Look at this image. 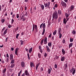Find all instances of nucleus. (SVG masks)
Returning <instances> with one entry per match:
<instances>
[{
    "instance_id": "obj_1",
    "label": "nucleus",
    "mask_w": 76,
    "mask_h": 76,
    "mask_svg": "<svg viewBox=\"0 0 76 76\" xmlns=\"http://www.w3.org/2000/svg\"><path fill=\"white\" fill-rule=\"evenodd\" d=\"M53 18L52 20H53L54 19H57L58 18V13L57 12H55L53 14Z\"/></svg>"
},
{
    "instance_id": "obj_2",
    "label": "nucleus",
    "mask_w": 76,
    "mask_h": 76,
    "mask_svg": "<svg viewBox=\"0 0 76 76\" xmlns=\"http://www.w3.org/2000/svg\"><path fill=\"white\" fill-rule=\"evenodd\" d=\"M51 3V2H48L44 4V5L45 6V7H47V8H48V9H50V4Z\"/></svg>"
},
{
    "instance_id": "obj_3",
    "label": "nucleus",
    "mask_w": 76,
    "mask_h": 76,
    "mask_svg": "<svg viewBox=\"0 0 76 76\" xmlns=\"http://www.w3.org/2000/svg\"><path fill=\"white\" fill-rule=\"evenodd\" d=\"M58 34L59 35V38L61 39L62 37V34H61V28H59L58 29Z\"/></svg>"
},
{
    "instance_id": "obj_4",
    "label": "nucleus",
    "mask_w": 76,
    "mask_h": 76,
    "mask_svg": "<svg viewBox=\"0 0 76 76\" xmlns=\"http://www.w3.org/2000/svg\"><path fill=\"white\" fill-rule=\"evenodd\" d=\"M74 9H75V7L74 6V5H71L70 7L69 8V11L70 12H71V11L74 10Z\"/></svg>"
},
{
    "instance_id": "obj_5",
    "label": "nucleus",
    "mask_w": 76,
    "mask_h": 76,
    "mask_svg": "<svg viewBox=\"0 0 76 76\" xmlns=\"http://www.w3.org/2000/svg\"><path fill=\"white\" fill-rule=\"evenodd\" d=\"M61 4L62 6H63V7H66V4L65 2H63V1H62L61 2Z\"/></svg>"
},
{
    "instance_id": "obj_6",
    "label": "nucleus",
    "mask_w": 76,
    "mask_h": 76,
    "mask_svg": "<svg viewBox=\"0 0 76 76\" xmlns=\"http://www.w3.org/2000/svg\"><path fill=\"white\" fill-rule=\"evenodd\" d=\"M25 16V15H23L21 17V19L23 20L22 21H25V20L26 19V18L25 17H24Z\"/></svg>"
},
{
    "instance_id": "obj_7",
    "label": "nucleus",
    "mask_w": 76,
    "mask_h": 76,
    "mask_svg": "<svg viewBox=\"0 0 76 76\" xmlns=\"http://www.w3.org/2000/svg\"><path fill=\"white\" fill-rule=\"evenodd\" d=\"M47 38L46 37H45L44 39V44H47Z\"/></svg>"
},
{
    "instance_id": "obj_8",
    "label": "nucleus",
    "mask_w": 76,
    "mask_h": 76,
    "mask_svg": "<svg viewBox=\"0 0 76 76\" xmlns=\"http://www.w3.org/2000/svg\"><path fill=\"white\" fill-rule=\"evenodd\" d=\"M33 26H34V28H35L36 32H37L38 30V27H37V25H33Z\"/></svg>"
},
{
    "instance_id": "obj_9",
    "label": "nucleus",
    "mask_w": 76,
    "mask_h": 76,
    "mask_svg": "<svg viewBox=\"0 0 76 76\" xmlns=\"http://www.w3.org/2000/svg\"><path fill=\"white\" fill-rule=\"evenodd\" d=\"M10 60H13V54H10Z\"/></svg>"
},
{
    "instance_id": "obj_10",
    "label": "nucleus",
    "mask_w": 76,
    "mask_h": 76,
    "mask_svg": "<svg viewBox=\"0 0 76 76\" xmlns=\"http://www.w3.org/2000/svg\"><path fill=\"white\" fill-rule=\"evenodd\" d=\"M39 51L40 53H42V48L41 47V46H39Z\"/></svg>"
},
{
    "instance_id": "obj_11",
    "label": "nucleus",
    "mask_w": 76,
    "mask_h": 76,
    "mask_svg": "<svg viewBox=\"0 0 76 76\" xmlns=\"http://www.w3.org/2000/svg\"><path fill=\"white\" fill-rule=\"evenodd\" d=\"M18 48H16L15 51V54L16 56H18Z\"/></svg>"
},
{
    "instance_id": "obj_12",
    "label": "nucleus",
    "mask_w": 76,
    "mask_h": 76,
    "mask_svg": "<svg viewBox=\"0 0 76 76\" xmlns=\"http://www.w3.org/2000/svg\"><path fill=\"white\" fill-rule=\"evenodd\" d=\"M25 74L26 76H29V74L28 72V71L26 70L25 71Z\"/></svg>"
},
{
    "instance_id": "obj_13",
    "label": "nucleus",
    "mask_w": 76,
    "mask_h": 76,
    "mask_svg": "<svg viewBox=\"0 0 76 76\" xmlns=\"http://www.w3.org/2000/svg\"><path fill=\"white\" fill-rule=\"evenodd\" d=\"M7 28H6L4 32L3 35L4 36V35H6V34H7Z\"/></svg>"
},
{
    "instance_id": "obj_14",
    "label": "nucleus",
    "mask_w": 76,
    "mask_h": 76,
    "mask_svg": "<svg viewBox=\"0 0 76 76\" xmlns=\"http://www.w3.org/2000/svg\"><path fill=\"white\" fill-rule=\"evenodd\" d=\"M31 67H34V62H30Z\"/></svg>"
},
{
    "instance_id": "obj_15",
    "label": "nucleus",
    "mask_w": 76,
    "mask_h": 76,
    "mask_svg": "<svg viewBox=\"0 0 76 76\" xmlns=\"http://www.w3.org/2000/svg\"><path fill=\"white\" fill-rule=\"evenodd\" d=\"M42 27L43 29V30H45V23H44L43 24V23Z\"/></svg>"
},
{
    "instance_id": "obj_16",
    "label": "nucleus",
    "mask_w": 76,
    "mask_h": 76,
    "mask_svg": "<svg viewBox=\"0 0 76 76\" xmlns=\"http://www.w3.org/2000/svg\"><path fill=\"white\" fill-rule=\"evenodd\" d=\"M46 48L47 49V51L48 52H50V48H49L48 46L47 45H46Z\"/></svg>"
},
{
    "instance_id": "obj_17",
    "label": "nucleus",
    "mask_w": 76,
    "mask_h": 76,
    "mask_svg": "<svg viewBox=\"0 0 76 76\" xmlns=\"http://www.w3.org/2000/svg\"><path fill=\"white\" fill-rule=\"evenodd\" d=\"M25 63L24 62L22 61L21 63V66L22 67H25Z\"/></svg>"
},
{
    "instance_id": "obj_18",
    "label": "nucleus",
    "mask_w": 76,
    "mask_h": 76,
    "mask_svg": "<svg viewBox=\"0 0 76 76\" xmlns=\"http://www.w3.org/2000/svg\"><path fill=\"white\" fill-rule=\"evenodd\" d=\"M62 52L63 55H64L66 53V51L64 49H62Z\"/></svg>"
},
{
    "instance_id": "obj_19",
    "label": "nucleus",
    "mask_w": 76,
    "mask_h": 76,
    "mask_svg": "<svg viewBox=\"0 0 76 76\" xmlns=\"http://www.w3.org/2000/svg\"><path fill=\"white\" fill-rule=\"evenodd\" d=\"M32 47L31 48H30L29 49V50H28L29 53H31V52H32Z\"/></svg>"
},
{
    "instance_id": "obj_20",
    "label": "nucleus",
    "mask_w": 76,
    "mask_h": 76,
    "mask_svg": "<svg viewBox=\"0 0 76 76\" xmlns=\"http://www.w3.org/2000/svg\"><path fill=\"white\" fill-rule=\"evenodd\" d=\"M40 7L42 10H44V5L41 4Z\"/></svg>"
},
{
    "instance_id": "obj_21",
    "label": "nucleus",
    "mask_w": 76,
    "mask_h": 76,
    "mask_svg": "<svg viewBox=\"0 0 76 76\" xmlns=\"http://www.w3.org/2000/svg\"><path fill=\"white\" fill-rule=\"evenodd\" d=\"M65 15L66 16V18L67 19V18H68L69 17V14L67 13H66Z\"/></svg>"
},
{
    "instance_id": "obj_22",
    "label": "nucleus",
    "mask_w": 76,
    "mask_h": 76,
    "mask_svg": "<svg viewBox=\"0 0 76 76\" xmlns=\"http://www.w3.org/2000/svg\"><path fill=\"white\" fill-rule=\"evenodd\" d=\"M56 34H57V30H56L53 32V35H56Z\"/></svg>"
},
{
    "instance_id": "obj_23",
    "label": "nucleus",
    "mask_w": 76,
    "mask_h": 76,
    "mask_svg": "<svg viewBox=\"0 0 76 76\" xmlns=\"http://www.w3.org/2000/svg\"><path fill=\"white\" fill-rule=\"evenodd\" d=\"M64 23H65V25H66V23H67V21H66V19L65 18L64 19Z\"/></svg>"
},
{
    "instance_id": "obj_24",
    "label": "nucleus",
    "mask_w": 76,
    "mask_h": 76,
    "mask_svg": "<svg viewBox=\"0 0 76 76\" xmlns=\"http://www.w3.org/2000/svg\"><path fill=\"white\" fill-rule=\"evenodd\" d=\"M73 45V43H71L69 45V48H70V47H72V46Z\"/></svg>"
},
{
    "instance_id": "obj_25",
    "label": "nucleus",
    "mask_w": 76,
    "mask_h": 76,
    "mask_svg": "<svg viewBox=\"0 0 76 76\" xmlns=\"http://www.w3.org/2000/svg\"><path fill=\"white\" fill-rule=\"evenodd\" d=\"M64 58H65V57L63 56L61 58V61H64Z\"/></svg>"
},
{
    "instance_id": "obj_26",
    "label": "nucleus",
    "mask_w": 76,
    "mask_h": 76,
    "mask_svg": "<svg viewBox=\"0 0 76 76\" xmlns=\"http://www.w3.org/2000/svg\"><path fill=\"white\" fill-rule=\"evenodd\" d=\"M1 22L3 23H4V21H5V20L4 19H1Z\"/></svg>"
},
{
    "instance_id": "obj_27",
    "label": "nucleus",
    "mask_w": 76,
    "mask_h": 76,
    "mask_svg": "<svg viewBox=\"0 0 76 76\" xmlns=\"http://www.w3.org/2000/svg\"><path fill=\"white\" fill-rule=\"evenodd\" d=\"M48 46H49V47H51V42H48Z\"/></svg>"
},
{
    "instance_id": "obj_28",
    "label": "nucleus",
    "mask_w": 76,
    "mask_h": 76,
    "mask_svg": "<svg viewBox=\"0 0 76 76\" xmlns=\"http://www.w3.org/2000/svg\"><path fill=\"white\" fill-rule=\"evenodd\" d=\"M58 13L59 15H60L61 13V11L59 10L58 11Z\"/></svg>"
},
{
    "instance_id": "obj_29",
    "label": "nucleus",
    "mask_w": 76,
    "mask_h": 76,
    "mask_svg": "<svg viewBox=\"0 0 76 76\" xmlns=\"http://www.w3.org/2000/svg\"><path fill=\"white\" fill-rule=\"evenodd\" d=\"M15 63V59H12L11 60V64H13Z\"/></svg>"
},
{
    "instance_id": "obj_30",
    "label": "nucleus",
    "mask_w": 76,
    "mask_h": 76,
    "mask_svg": "<svg viewBox=\"0 0 76 76\" xmlns=\"http://www.w3.org/2000/svg\"><path fill=\"white\" fill-rule=\"evenodd\" d=\"M72 33L73 34V35H75V34H76V31L75 30H73L72 32Z\"/></svg>"
},
{
    "instance_id": "obj_31",
    "label": "nucleus",
    "mask_w": 76,
    "mask_h": 76,
    "mask_svg": "<svg viewBox=\"0 0 76 76\" xmlns=\"http://www.w3.org/2000/svg\"><path fill=\"white\" fill-rule=\"evenodd\" d=\"M45 30H43V32L42 33V35H44V34L45 33Z\"/></svg>"
},
{
    "instance_id": "obj_32",
    "label": "nucleus",
    "mask_w": 76,
    "mask_h": 76,
    "mask_svg": "<svg viewBox=\"0 0 76 76\" xmlns=\"http://www.w3.org/2000/svg\"><path fill=\"white\" fill-rule=\"evenodd\" d=\"M73 38H70V42H73Z\"/></svg>"
},
{
    "instance_id": "obj_33",
    "label": "nucleus",
    "mask_w": 76,
    "mask_h": 76,
    "mask_svg": "<svg viewBox=\"0 0 76 76\" xmlns=\"http://www.w3.org/2000/svg\"><path fill=\"white\" fill-rule=\"evenodd\" d=\"M50 72H51V69H48V74H50Z\"/></svg>"
},
{
    "instance_id": "obj_34",
    "label": "nucleus",
    "mask_w": 76,
    "mask_h": 76,
    "mask_svg": "<svg viewBox=\"0 0 76 76\" xmlns=\"http://www.w3.org/2000/svg\"><path fill=\"white\" fill-rule=\"evenodd\" d=\"M38 57L39 58H40L41 57V55L39 53H38Z\"/></svg>"
},
{
    "instance_id": "obj_35",
    "label": "nucleus",
    "mask_w": 76,
    "mask_h": 76,
    "mask_svg": "<svg viewBox=\"0 0 76 76\" xmlns=\"http://www.w3.org/2000/svg\"><path fill=\"white\" fill-rule=\"evenodd\" d=\"M6 68H5L4 69L3 71V73H4L6 72Z\"/></svg>"
},
{
    "instance_id": "obj_36",
    "label": "nucleus",
    "mask_w": 76,
    "mask_h": 76,
    "mask_svg": "<svg viewBox=\"0 0 76 76\" xmlns=\"http://www.w3.org/2000/svg\"><path fill=\"white\" fill-rule=\"evenodd\" d=\"M27 56H28V60H30L31 59V58L29 57V54L28 53L27 54Z\"/></svg>"
},
{
    "instance_id": "obj_37",
    "label": "nucleus",
    "mask_w": 76,
    "mask_h": 76,
    "mask_svg": "<svg viewBox=\"0 0 76 76\" xmlns=\"http://www.w3.org/2000/svg\"><path fill=\"white\" fill-rule=\"evenodd\" d=\"M19 35V34H17L16 35V38L17 39H18V37Z\"/></svg>"
},
{
    "instance_id": "obj_38",
    "label": "nucleus",
    "mask_w": 76,
    "mask_h": 76,
    "mask_svg": "<svg viewBox=\"0 0 76 76\" xmlns=\"http://www.w3.org/2000/svg\"><path fill=\"white\" fill-rule=\"evenodd\" d=\"M44 42V39H42L41 42V45H42V43Z\"/></svg>"
},
{
    "instance_id": "obj_39",
    "label": "nucleus",
    "mask_w": 76,
    "mask_h": 76,
    "mask_svg": "<svg viewBox=\"0 0 76 76\" xmlns=\"http://www.w3.org/2000/svg\"><path fill=\"white\" fill-rule=\"evenodd\" d=\"M20 42H21V45H23V41H22V40H20Z\"/></svg>"
},
{
    "instance_id": "obj_40",
    "label": "nucleus",
    "mask_w": 76,
    "mask_h": 76,
    "mask_svg": "<svg viewBox=\"0 0 76 76\" xmlns=\"http://www.w3.org/2000/svg\"><path fill=\"white\" fill-rule=\"evenodd\" d=\"M57 7H58V4H55L54 6V7H56V8H57Z\"/></svg>"
},
{
    "instance_id": "obj_41",
    "label": "nucleus",
    "mask_w": 76,
    "mask_h": 76,
    "mask_svg": "<svg viewBox=\"0 0 76 76\" xmlns=\"http://www.w3.org/2000/svg\"><path fill=\"white\" fill-rule=\"evenodd\" d=\"M76 71V70L75 69H74L73 72H72V74H73V75H74V74H75V72Z\"/></svg>"
},
{
    "instance_id": "obj_42",
    "label": "nucleus",
    "mask_w": 76,
    "mask_h": 76,
    "mask_svg": "<svg viewBox=\"0 0 76 76\" xmlns=\"http://www.w3.org/2000/svg\"><path fill=\"white\" fill-rule=\"evenodd\" d=\"M8 27L9 28H11V27H12V26H11V25H10V24H9L8 25Z\"/></svg>"
},
{
    "instance_id": "obj_43",
    "label": "nucleus",
    "mask_w": 76,
    "mask_h": 76,
    "mask_svg": "<svg viewBox=\"0 0 76 76\" xmlns=\"http://www.w3.org/2000/svg\"><path fill=\"white\" fill-rule=\"evenodd\" d=\"M14 21L15 20H14L13 19H12L11 20V23H13V22H14Z\"/></svg>"
},
{
    "instance_id": "obj_44",
    "label": "nucleus",
    "mask_w": 76,
    "mask_h": 76,
    "mask_svg": "<svg viewBox=\"0 0 76 76\" xmlns=\"http://www.w3.org/2000/svg\"><path fill=\"white\" fill-rule=\"evenodd\" d=\"M65 42H66V41H65V39H64L62 41L63 44H65Z\"/></svg>"
},
{
    "instance_id": "obj_45",
    "label": "nucleus",
    "mask_w": 76,
    "mask_h": 76,
    "mask_svg": "<svg viewBox=\"0 0 76 76\" xmlns=\"http://www.w3.org/2000/svg\"><path fill=\"white\" fill-rule=\"evenodd\" d=\"M39 64H40V63H38L36 65L37 67H38L39 65Z\"/></svg>"
},
{
    "instance_id": "obj_46",
    "label": "nucleus",
    "mask_w": 76,
    "mask_h": 76,
    "mask_svg": "<svg viewBox=\"0 0 76 76\" xmlns=\"http://www.w3.org/2000/svg\"><path fill=\"white\" fill-rule=\"evenodd\" d=\"M42 25H43V23H42L41 24V25L40 26V28H42Z\"/></svg>"
},
{
    "instance_id": "obj_47",
    "label": "nucleus",
    "mask_w": 76,
    "mask_h": 76,
    "mask_svg": "<svg viewBox=\"0 0 76 76\" xmlns=\"http://www.w3.org/2000/svg\"><path fill=\"white\" fill-rule=\"evenodd\" d=\"M17 18H19V14H16Z\"/></svg>"
},
{
    "instance_id": "obj_48",
    "label": "nucleus",
    "mask_w": 76,
    "mask_h": 76,
    "mask_svg": "<svg viewBox=\"0 0 76 76\" xmlns=\"http://www.w3.org/2000/svg\"><path fill=\"white\" fill-rule=\"evenodd\" d=\"M7 63H9V58H7Z\"/></svg>"
},
{
    "instance_id": "obj_49",
    "label": "nucleus",
    "mask_w": 76,
    "mask_h": 76,
    "mask_svg": "<svg viewBox=\"0 0 76 76\" xmlns=\"http://www.w3.org/2000/svg\"><path fill=\"white\" fill-rule=\"evenodd\" d=\"M60 20H61V17H59L58 18V22H60Z\"/></svg>"
},
{
    "instance_id": "obj_50",
    "label": "nucleus",
    "mask_w": 76,
    "mask_h": 76,
    "mask_svg": "<svg viewBox=\"0 0 76 76\" xmlns=\"http://www.w3.org/2000/svg\"><path fill=\"white\" fill-rule=\"evenodd\" d=\"M40 70L41 71V72H42L43 71V68L42 67H41L40 69Z\"/></svg>"
},
{
    "instance_id": "obj_51",
    "label": "nucleus",
    "mask_w": 76,
    "mask_h": 76,
    "mask_svg": "<svg viewBox=\"0 0 76 76\" xmlns=\"http://www.w3.org/2000/svg\"><path fill=\"white\" fill-rule=\"evenodd\" d=\"M44 56L45 57H47V54L46 53H45Z\"/></svg>"
},
{
    "instance_id": "obj_52",
    "label": "nucleus",
    "mask_w": 76,
    "mask_h": 76,
    "mask_svg": "<svg viewBox=\"0 0 76 76\" xmlns=\"http://www.w3.org/2000/svg\"><path fill=\"white\" fill-rule=\"evenodd\" d=\"M51 34H50L48 36L49 38H51Z\"/></svg>"
},
{
    "instance_id": "obj_53",
    "label": "nucleus",
    "mask_w": 76,
    "mask_h": 76,
    "mask_svg": "<svg viewBox=\"0 0 76 76\" xmlns=\"http://www.w3.org/2000/svg\"><path fill=\"white\" fill-rule=\"evenodd\" d=\"M15 66V64H12L11 65V67H14Z\"/></svg>"
},
{
    "instance_id": "obj_54",
    "label": "nucleus",
    "mask_w": 76,
    "mask_h": 76,
    "mask_svg": "<svg viewBox=\"0 0 76 76\" xmlns=\"http://www.w3.org/2000/svg\"><path fill=\"white\" fill-rule=\"evenodd\" d=\"M64 67H67V65L66 64L64 65Z\"/></svg>"
},
{
    "instance_id": "obj_55",
    "label": "nucleus",
    "mask_w": 76,
    "mask_h": 76,
    "mask_svg": "<svg viewBox=\"0 0 76 76\" xmlns=\"http://www.w3.org/2000/svg\"><path fill=\"white\" fill-rule=\"evenodd\" d=\"M9 38L8 37H7L6 38L5 40H6V42H7V39Z\"/></svg>"
},
{
    "instance_id": "obj_56",
    "label": "nucleus",
    "mask_w": 76,
    "mask_h": 76,
    "mask_svg": "<svg viewBox=\"0 0 76 76\" xmlns=\"http://www.w3.org/2000/svg\"><path fill=\"white\" fill-rule=\"evenodd\" d=\"M5 28H6V27H4V28L2 29V31H3L5 29Z\"/></svg>"
},
{
    "instance_id": "obj_57",
    "label": "nucleus",
    "mask_w": 76,
    "mask_h": 76,
    "mask_svg": "<svg viewBox=\"0 0 76 76\" xmlns=\"http://www.w3.org/2000/svg\"><path fill=\"white\" fill-rule=\"evenodd\" d=\"M25 50L26 51H27V52H28V49H27L26 48H25Z\"/></svg>"
},
{
    "instance_id": "obj_58",
    "label": "nucleus",
    "mask_w": 76,
    "mask_h": 76,
    "mask_svg": "<svg viewBox=\"0 0 76 76\" xmlns=\"http://www.w3.org/2000/svg\"><path fill=\"white\" fill-rule=\"evenodd\" d=\"M6 56H7V58H9V55L8 54H7V55H6Z\"/></svg>"
},
{
    "instance_id": "obj_59",
    "label": "nucleus",
    "mask_w": 76,
    "mask_h": 76,
    "mask_svg": "<svg viewBox=\"0 0 76 76\" xmlns=\"http://www.w3.org/2000/svg\"><path fill=\"white\" fill-rule=\"evenodd\" d=\"M1 62L2 63H4V60H2L1 61Z\"/></svg>"
},
{
    "instance_id": "obj_60",
    "label": "nucleus",
    "mask_w": 76,
    "mask_h": 76,
    "mask_svg": "<svg viewBox=\"0 0 76 76\" xmlns=\"http://www.w3.org/2000/svg\"><path fill=\"white\" fill-rule=\"evenodd\" d=\"M11 51H13L14 50V48H11Z\"/></svg>"
},
{
    "instance_id": "obj_61",
    "label": "nucleus",
    "mask_w": 76,
    "mask_h": 76,
    "mask_svg": "<svg viewBox=\"0 0 76 76\" xmlns=\"http://www.w3.org/2000/svg\"><path fill=\"white\" fill-rule=\"evenodd\" d=\"M72 72H73V70L72 69H71L70 70V73H72Z\"/></svg>"
},
{
    "instance_id": "obj_62",
    "label": "nucleus",
    "mask_w": 76,
    "mask_h": 76,
    "mask_svg": "<svg viewBox=\"0 0 76 76\" xmlns=\"http://www.w3.org/2000/svg\"><path fill=\"white\" fill-rule=\"evenodd\" d=\"M64 1L65 2H66V3H67V0H64Z\"/></svg>"
},
{
    "instance_id": "obj_63",
    "label": "nucleus",
    "mask_w": 76,
    "mask_h": 76,
    "mask_svg": "<svg viewBox=\"0 0 76 76\" xmlns=\"http://www.w3.org/2000/svg\"><path fill=\"white\" fill-rule=\"evenodd\" d=\"M20 73L19 72L18 74V76H20Z\"/></svg>"
},
{
    "instance_id": "obj_64",
    "label": "nucleus",
    "mask_w": 76,
    "mask_h": 76,
    "mask_svg": "<svg viewBox=\"0 0 76 76\" xmlns=\"http://www.w3.org/2000/svg\"><path fill=\"white\" fill-rule=\"evenodd\" d=\"M25 76V73H23L21 75V76Z\"/></svg>"
}]
</instances>
